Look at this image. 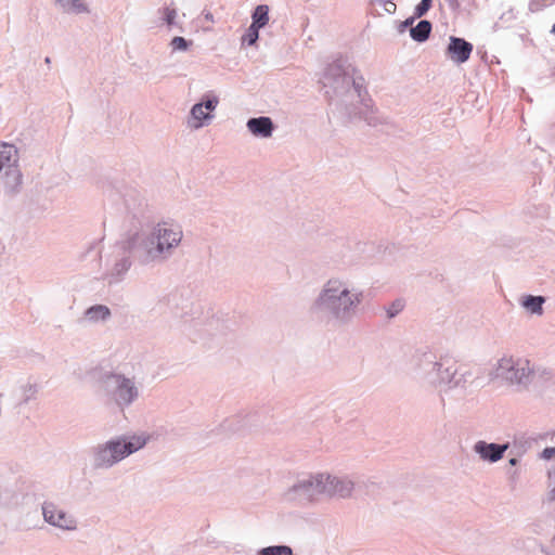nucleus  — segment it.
<instances>
[{
    "instance_id": "1",
    "label": "nucleus",
    "mask_w": 555,
    "mask_h": 555,
    "mask_svg": "<svg viewBox=\"0 0 555 555\" xmlns=\"http://www.w3.org/2000/svg\"><path fill=\"white\" fill-rule=\"evenodd\" d=\"M324 477L320 476L315 478V491L318 493H332L340 496L349 495L352 489V483L349 481L338 480L336 478L331 479L328 476L323 480Z\"/></svg>"
},
{
    "instance_id": "2",
    "label": "nucleus",
    "mask_w": 555,
    "mask_h": 555,
    "mask_svg": "<svg viewBox=\"0 0 555 555\" xmlns=\"http://www.w3.org/2000/svg\"><path fill=\"white\" fill-rule=\"evenodd\" d=\"M16 150L13 145L5 143L0 144V171L5 170L7 176H12L14 182L18 184L21 182V175L15 165L16 163Z\"/></svg>"
},
{
    "instance_id": "3",
    "label": "nucleus",
    "mask_w": 555,
    "mask_h": 555,
    "mask_svg": "<svg viewBox=\"0 0 555 555\" xmlns=\"http://www.w3.org/2000/svg\"><path fill=\"white\" fill-rule=\"evenodd\" d=\"M473 52V44L457 37H450L447 53L455 63L466 62Z\"/></svg>"
},
{
    "instance_id": "4",
    "label": "nucleus",
    "mask_w": 555,
    "mask_h": 555,
    "mask_svg": "<svg viewBox=\"0 0 555 555\" xmlns=\"http://www.w3.org/2000/svg\"><path fill=\"white\" fill-rule=\"evenodd\" d=\"M43 516L44 519L53 526L67 530L75 528V521L72 517L51 503L43 506Z\"/></svg>"
},
{
    "instance_id": "5",
    "label": "nucleus",
    "mask_w": 555,
    "mask_h": 555,
    "mask_svg": "<svg viewBox=\"0 0 555 555\" xmlns=\"http://www.w3.org/2000/svg\"><path fill=\"white\" fill-rule=\"evenodd\" d=\"M182 233L179 229L167 228V224L158 225L157 248L163 251L169 249L181 241Z\"/></svg>"
},
{
    "instance_id": "6",
    "label": "nucleus",
    "mask_w": 555,
    "mask_h": 555,
    "mask_svg": "<svg viewBox=\"0 0 555 555\" xmlns=\"http://www.w3.org/2000/svg\"><path fill=\"white\" fill-rule=\"evenodd\" d=\"M122 444L119 440L107 442L98 453L99 464L109 466L118 462L119 460H114V456L122 452Z\"/></svg>"
},
{
    "instance_id": "7",
    "label": "nucleus",
    "mask_w": 555,
    "mask_h": 555,
    "mask_svg": "<svg viewBox=\"0 0 555 555\" xmlns=\"http://www.w3.org/2000/svg\"><path fill=\"white\" fill-rule=\"evenodd\" d=\"M507 449V446H499L495 443H485V442H478L475 446V450L477 453L480 454V456L485 460H489L491 462H495L500 460L503 455V452Z\"/></svg>"
},
{
    "instance_id": "8",
    "label": "nucleus",
    "mask_w": 555,
    "mask_h": 555,
    "mask_svg": "<svg viewBox=\"0 0 555 555\" xmlns=\"http://www.w3.org/2000/svg\"><path fill=\"white\" fill-rule=\"evenodd\" d=\"M218 101L208 100L205 103L195 104L192 108V117L196 121L193 126L198 128L203 125V120L209 118L210 113L215 109Z\"/></svg>"
},
{
    "instance_id": "9",
    "label": "nucleus",
    "mask_w": 555,
    "mask_h": 555,
    "mask_svg": "<svg viewBox=\"0 0 555 555\" xmlns=\"http://www.w3.org/2000/svg\"><path fill=\"white\" fill-rule=\"evenodd\" d=\"M348 297V289L339 281H330L323 294V300L328 304H335Z\"/></svg>"
},
{
    "instance_id": "10",
    "label": "nucleus",
    "mask_w": 555,
    "mask_h": 555,
    "mask_svg": "<svg viewBox=\"0 0 555 555\" xmlns=\"http://www.w3.org/2000/svg\"><path fill=\"white\" fill-rule=\"evenodd\" d=\"M247 127L251 133L263 138L270 137L273 129L272 121L268 117L251 118L248 120Z\"/></svg>"
},
{
    "instance_id": "11",
    "label": "nucleus",
    "mask_w": 555,
    "mask_h": 555,
    "mask_svg": "<svg viewBox=\"0 0 555 555\" xmlns=\"http://www.w3.org/2000/svg\"><path fill=\"white\" fill-rule=\"evenodd\" d=\"M116 383L118 384L119 398L126 403L131 402L137 396V391L131 382L124 377L117 376Z\"/></svg>"
},
{
    "instance_id": "12",
    "label": "nucleus",
    "mask_w": 555,
    "mask_h": 555,
    "mask_svg": "<svg viewBox=\"0 0 555 555\" xmlns=\"http://www.w3.org/2000/svg\"><path fill=\"white\" fill-rule=\"evenodd\" d=\"M146 443V438L133 436L129 442H124L122 452L114 456V460H122L127 455L140 450Z\"/></svg>"
},
{
    "instance_id": "13",
    "label": "nucleus",
    "mask_w": 555,
    "mask_h": 555,
    "mask_svg": "<svg viewBox=\"0 0 555 555\" xmlns=\"http://www.w3.org/2000/svg\"><path fill=\"white\" fill-rule=\"evenodd\" d=\"M431 31V24L428 21H421L415 27L411 28V37L416 41H425Z\"/></svg>"
},
{
    "instance_id": "14",
    "label": "nucleus",
    "mask_w": 555,
    "mask_h": 555,
    "mask_svg": "<svg viewBox=\"0 0 555 555\" xmlns=\"http://www.w3.org/2000/svg\"><path fill=\"white\" fill-rule=\"evenodd\" d=\"M56 3L66 12L85 13L88 11L83 0H56Z\"/></svg>"
},
{
    "instance_id": "15",
    "label": "nucleus",
    "mask_w": 555,
    "mask_h": 555,
    "mask_svg": "<svg viewBox=\"0 0 555 555\" xmlns=\"http://www.w3.org/2000/svg\"><path fill=\"white\" fill-rule=\"evenodd\" d=\"M269 22V8L268 5H258L253 13V23L255 27L262 28Z\"/></svg>"
},
{
    "instance_id": "16",
    "label": "nucleus",
    "mask_w": 555,
    "mask_h": 555,
    "mask_svg": "<svg viewBox=\"0 0 555 555\" xmlns=\"http://www.w3.org/2000/svg\"><path fill=\"white\" fill-rule=\"evenodd\" d=\"M544 298L541 296H527L522 300V306L532 313H542Z\"/></svg>"
},
{
    "instance_id": "17",
    "label": "nucleus",
    "mask_w": 555,
    "mask_h": 555,
    "mask_svg": "<svg viewBox=\"0 0 555 555\" xmlns=\"http://www.w3.org/2000/svg\"><path fill=\"white\" fill-rule=\"evenodd\" d=\"M87 318L91 321L104 320L109 315V309L106 306H94L88 309Z\"/></svg>"
},
{
    "instance_id": "18",
    "label": "nucleus",
    "mask_w": 555,
    "mask_h": 555,
    "mask_svg": "<svg viewBox=\"0 0 555 555\" xmlns=\"http://www.w3.org/2000/svg\"><path fill=\"white\" fill-rule=\"evenodd\" d=\"M360 301V299L358 298V296L356 295H351L349 292H348V297H345L343 298L341 300H336L335 304H332L336 309H343V310H347L348 308H350L351 306H353L354 304H358Z\"/></svg>"
},
{
    "instance_id": "19",
    "label": "nucleus",
    "mask_w": 555,
    "mask_h": 555,
    "mask_svg": "<svg viewBox=\"0 0 555 555\" xmlns=\"http://www.w3.org/2000/svg\"><path fill=\"white\" fill-rule=\"evenodd\" d=\"M261 555H293L288 546H270L261 551Z\"/></svg>"
},
{
    "instance_id": "20",
    "label": "nucleus",
    "mask_w": 555,
    "mask_h": 555,
    "mask_svg": "<svg viewBox=\"0 0 555 555\" xmlns=\"http://www.w3.org/2000/svg\"><path fill=\"white\" fill-rule=\"evenodd\" d=\"M259 29L260 28L255 27L254 25H250L249 28L247 29L246 34L242 38L243 42H247L250 46L254 44L259 37V34H258Z\"/></svg>"
},
{
    "instance_id": "21",
    "label": "nucleus",
    "mask_w": 555,
    "mask_h": 555,
    "mask_svg": "<svg viewBox=\"0 0 555 555\" xmlns=\"http://www.w3.org/2000/svg\"><path fill=\"white\" fill-rule=\"evenodd\" d=\"M431 7V0H422L415 9V15L417 17L423 16Z\"/></svg>"
},
{
    "instance_id": "22",
    "label": "nucleus",
    "mask_w": 555,
    "mask_h": 555,
    "mask_svg": "<svg viewBox=\"0 0 555 555\" xmlns=\"http://www.w3.org/2000/svg\"><path fill=\"white\" fill-rule=\"evenodd\" d=\"M514 360L512 358H503L499 363V369L502 371H513L514 370Z\"/></svg>"
},
{
    "instance_id": "23",
    "label": "nucleus",
    "mask_w": 555,
    "mask_h": 555,
    "mask_svg": "<svg viewBox=\"0 0 555 555\" xmlns=\"http://www.w3.org/2000/svg\"><path fill=\"white\" fill-rule=\"evenodd\" d=\"M171 46L176 50H185L188 48V42L183 37H175L171 41Z\"/></svg>"
},
{
    "instance_id": "24",
    "label": "nucleus",
    "mask_w": 555,
    "mask_h": 555,
    "mask_svg": "<svg viewBox=\"0 0 555 555\" xmlns=\"http://www.w3.org/2000/svg\"><path fill=\"white\" fill-rule=\"evenodd\" d=\"M552 0H531L530 2V10L532 12L540 11L544 5L551 3Z\"/></svg>"
},
{
    "instance_id": "25",
    "label": "nucleus",
    "mask_w": 555,
    "mask_h": 555,
    "mask_svg": "<svg viewBox=\"0 0 555 555\" xmlns=\"http://www.w3.org/2000/svg\"><path fill=\"white\" fill-rule=\"evenodd\" d=\"M177 12L175 9L166 8L164 11L165 21L168 25H172L176 18Z\"/></svg>"
},
{
    "instance_id": "26",
    "label": "nucleus",
    "mask_w": 555,
    "mask_h": 555,
    "mask_svg": "<svg viewBox=\"0 0 555 555\" xmlns=\"http://www.w3.org/2000/svg\"><path fill=\"white\" fill-rule=\"evenodd\" d=\"M404 304L402 300H396L393 304H392V310L389 311V317H393L395 314H397L399 311L402 310Z\"/></svg>"
},
{
    "instance_id": "27",
    "label": "nucleus",
    "mask_w": 555,
    "mask_h": 555,
    "mask_svg": "<svg viewBox=\"0 0 555 555\" xmlns=\"http://www.w3.org/2000/svg\"><path fill=\"white\" fill-rule=\"evenodd\" d=\"M543 459L551 460L555 457V448H546L542 453Z\"/></svg>"
},
{
    "instance_id": "28",
    "label": "nucleus",
    "mask_w": 555,
    "mask_h": 555,
    "mask_svg": "<svg viewBox=\"0 0 555 555\" xmlns=\"http://www.w3.org/2000/svg\"><path fill=\"white\" fill-rule=\"evenodd\" d=\"M550 500H555V489L550 492Z\"/></svg>"
},
{
    "instance_id": "29",
    "label": "nucleus",
    "mask_w": 555,
    "mask_h": 555,
    "mask_svg": "<svg viewBox=\"0 0 555 555\" xmlns=\"http://www.w3.org/2000/svg\"><path fill=\"white\" fill-rule=\"evenodd\" d=\"M508 378H511V379H513V378H520V376L517 373H514L511 376H508Z\"/></svg>"
},
{
    "instance_id": "30",
    "label": "nucleus",
    "mask_w": 555,
    "mask_h": 555,
    "mask_svg": "<svg viewBox=\"0 0 555 555\" xmlns=\"http://www.w3.org/2000/svg\"><path fill=\"white\" fill-rule=\"evenodd\" d=\"M205 16H206L207 20L212 22V14L211 13H207Z\"/></svg>"
},
{
    "instance_id": "31",
    "label": "nucleus",
    "mask_w": 555,
    "mask_h": 555,
    "mask_svg": "<svg viewBox=\"0 0 555 555\" xmlns=\"http://www.w3.org/2000/svg\"><path fill=\"white\" fill-rule=\"evenodd\" d=\"M552 33L555 35V24L552 27Z\"/></svg>"
},
{
    "instance_id": "32",
    "label": "nucleus",
    "mask_w": 555,
    "mask_h": 555,
    "mask_svg": "<svg viewBox=\"0 0 555 555\" xmlns=\"http://www.w3.org/2000/svg\"><path fill=\"white\" fill-rule=\"evenodd\" d=\"M313 485H314V481L309 482V487H313Z\"/></svg>"
},
{
    "instance_id": "33",
    "label": "nucleus",
    "mask_w": 555,
    "mask_h": 555,
    "mask_svg": "<svg viewBox=\"0 0 555 555\" xmlns=\"http://www.w3.org/2000/svg\"><path fill=\"white\" fill-rule=\"evenodd\" d=\"M389 4H390V7H392L393 9L396 8V4H395V3H392V2H390Z\"/></svg>"
}]
</instances>
